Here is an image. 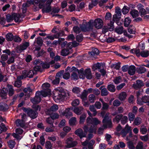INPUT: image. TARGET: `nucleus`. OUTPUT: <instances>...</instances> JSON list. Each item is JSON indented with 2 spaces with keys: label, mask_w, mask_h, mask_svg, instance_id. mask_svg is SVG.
I'll return each mask as SVG.
<instances>
[{
  "label": "nucleus",
  "mask_w": 149,
  "mask_h": 149,
  "mask_svg": "<svg viewBox=\"0 0 149 149\" xmlns=\"http://www.w3.org/2000/svg\"><path fill=\"white\" fill-rule=\"evenodd\" d=\"M130 13L133 18L136 17L139 15L138 11L135 10H133L131 11Z\"/></svg>",
  "instance_id": "nucleus-43"
},
{
  "label": "nucleus",
  "mask_w": 149,
  "mask_h": 149,
  "mask_svg": "<svg viewBox=\"0 0 149 149\" xmlns=\"http://www.w3.org/2000/svg\"><path fill=\"white\" fill-rule=\"evenodd\" d=\"M141 56L143 57H146L148 56L149 55V51H142L140 53Z\"/></svg>",
  "instance_id": "nucleus-53"
},
{
  "label": "nucleus",
  "mask_w": 149,
  "mask_h": 149,
  "mask_svg": "<svg viewBox=\"0 0 149 149\" xmlns=\"http://www.w3.org/2000/svg\"><path fill=\"white\" fill-rule=\"evenodd\" d=\"M107 88L109 91L112 93L115 92L116 90L115 86L112 84L108 85L107 86Z\"/></svg>",
  "instance_id": "nucleus-35"
},
{
  "label": "nucleus",
  "mask_w": 149,
  "mask_h": 149,
  "mask_svg": "<svg viewBox=\"0 0 149 149\" xmlns=\"http://www.w3.org/2000/svg\"><path fill=\"white\" fill-rule=\"evenodd\" d=\"M29 6L26 3H24L22 5V9L23 13H25L26 12L27 7Z\"/></svg>",
  "instance_id": "nucleus-52"
},
{
  "label": "nucleus",
  "mask_w": 149,
  "mask_h": 149,
  "mask_svg": "<svg viewBox=\"0 0 149 149\" xmlns=\"http://www.w3.org/2000/svg\"><path fill=\"white\" fill-rule=\"evenodd\" d=\"M25 120H20L19 119H17L16 121V124L17 126H20L23 127L25 126Z\"/></svg>",
  "instance_id": "nucleus-25"
},
{
  "label": "nucleus",
  "mask_w": 149,
  "mask_h": 149,
  "mask_svg": "<svg viewBox=\"0 0 149 149\" xmlns=\"http://www.w3.org/2000/svg\"><path fill=\"white\" fill-rule=\"evenodd\" d=\"M130 8L126 6H125L122 9V12L123 14H126L129 12Z\"/></svg>",
  "instance_id": "nucleus-62"
},
{
  "label": "nucleus",
  "mask_w": 149,
  "mask_h": 149,
  "mask_svg": "<svg viewBox=\"0 0 149 149\" xmlns=\"http://www.w3.org/2000/svg\"><path fill=\"white\" fill-rule=\"evenodd\" d=\"M40 93V95L41 97H45L48 95H50L51 94V91L50 90H43L41 91H37Z\"/></svg>",
  "instance_id": "nucleus-16"
},
{
  "label": "nucleus",
  "mask_w": 149,
  "mask_h": 149,
  "mask_svg": "<svg viewBox=\"0 0 149 149\" xmlns=\"http://www.w3.org/2000/svg\"><path fill=\"white\" fill-rule=\"evenodd\" d=\"M120 18V16H118L117 15L115 14L113 16V21H113L114 22L115 21L118 25H120L121 23L119 22V21Z\"/></svg>",
  "instance_id": "nucleus-23"
},
{
  "label": "nucleus",
  "mask_w": 149,
  "mask_h": 149,
  "mask_svg": "<svg viewBox=\"0 0 149 149\" xmlns=\"http://www.w3.org/2000/svg\"><path fill=\"white\" fill-rule=\"evenodd\" d=\"M94 105H90L89 106V109L90 111L93 112V116H95L97 113V112L95 108Z\"/></svg>",
  "instance_id": "nucleus-30"
},
{
  "label": "nucleus",
  "mask_w": 149,
  "mask_h": 149,
  "mask_svg": "<svg viewBox=\"0 0 149 149\" xmlns=\"http://www.w3.org/2000/svg\"><path fill=\"white\" fill-rule=\"evenodd\" d=\"M7 130V128L5 125L2 123H1V125H0V134L3 131H6Z\"/></svg>",
  "instance_id": "nucleus-54"
},
{
  "label": "nucleus",
  "mask_w": 149,
  "mask_h": 149,
  "mask_svg": "<svg viewBox=\"0 0 149 149\" xmlns=\"http://www.w3.org/2000/svg\"><path fill=\"white\" fill-rule=\"evenodd\" d=\"M63 73V71H60L58 72L56 75L55 79L52 81L53 84H57L59 83L60 78H61L62 75Z\"/></svg>",
  "instance_id": "nucleus-10"
},
{
  "label": "nucleus",
  "mask_w": 149,
  "mask_h": 149,
  "mask_svg": "<svg viewBox=\"0 0 149 149\" xmlns=\"http://www.w3.org/2000/svg\"><path fill=\"white\" fill-rule=\"evenodd\" d=\"M8 143L9 147L11 148H14L15 144V143L14 140H9L8 142Z\"/></svg>",
  "instance_id": "nucleus-51"
},
{
  "label": "nucleus",
  "mask_w": 149,
  "mask_h": 149,
  "mask_svg": "<svg viewBox=\"0 0 149 149\" xmlns=\"http://www.w3.org/2000/svg\"><path fill=\"white\" fill-rule=\"evenodd\" d=\"M76 118L75 117L71 118L69 120V124L70 126H73L76 125Z\"/></svg>",
  "instance_id": "nucleus-39"
},
{
  "label": "nucleus",
  "mask_w": 149,
  "mask_h": 149,
  "mask_svg": "<svg viewBox=\"0 0 149 149\" xmlns=\"http://www.w3.org/2000/svg\"><path fill=\"white\" fill-rule=\"evenodd\" d=\"M47 123L50 125V127L51 128H54V126L53 124L54 122V120L51 117L47 118L46 119Z\"/></svg>",
  "instance_id": "nucleus-31"
},
{
  "label": "nucleus",
  "mask_w": 149,
  "mask_h": 149,
  "mask_svg": "<svg viewBox=\"0 0 149 149\" xmlns=\"http://www.w3.org/2000/svg\"><path fill=\"white\" fill-rule=\"evenodd\" d=\"M135 67L134 65H131L128 68V72L130 75H133L135 74Z\"/></svg>",
  "instance_id": "nucleus-26"
},
{
  "label": "nucleus",
  "mask_w": 149,
  "mask_h": 149,
  "mask_svg": "<svg viewBox=\"0 0 149 149\" xmlns=\"http://www.w3.org/2000/svg\"><path fill=\"white\" fill-rule=\"evenodd\" d=\"M42 8H43L42 10V11L43 13H49L52 10V8L49 4L47 5L45 4V5L43 6Z\"/></svg>",
  "instance_id": "nucleus-19"
},
{
  "label": "nucleus",
  "mask_w": 149,
  "mask_h": 149,
  "mask_svg": "<svg viewBox=\"0 0 149 149\" xmlns=\"http://www.w3.org/2000/svg\"><path fill=\"white\" fill-rule=\"evenodd\" d=\"M93 22L94 26L95 28L97 29H101L103 24V21L99 18L95 19L93 21Z\"/></svg>",
  "instance_id": "nucleus-7"
},
{
  "label": "nucleus",
  "mask_w": 149,
  "mask_h": 149,
  "mask_svg": "<svg viewBox=\"0 0 149 149\" xmlns=\"http://www.w3.org/2000/svg\"><path fill=\"white\" fill-rule=\"evenodd\" d=\"M87 93L86 90H84L80 95V97L83 101L86 100Z\"/></svg>",
  "instance_id": "nucleus-37"
},
{
  "label": "nucleus",
  "mask_w": 149,
  "mask_h": 149,
  "mask_svg": "<svg viewBox=\"0 0 149 149\" xmlns=\"http://www.w3.org/2000/svg\"><path fill=\"white\" fill-rule=\"evenodd\" d=\"M67 69L69 70L70 72H72L71 76V78L72 79L77 80L78 79V76L77 74V72H78L79 75L80 70H79L78 69L74 67H72V68L68 67L67 68Z\"/></svg>",
  "instance_id": "nucleus-4"
},
{
  "label": "nucleus",
  "mask_w": 149,
  "mask_h": 149,
  "mask_svg": "<svg viewBox=\"0 0 149 149\" xmlns=\"http://www.w3.org/2000/svg\"><path fill=\"white\" fill-rule=\"evenodd\" d=\"M58 109V106L56 104H54L50 109L47 110L46 111V113L47 115H51L52 114L53 112L56 111Z\"/></svg>",
  "instance_id": "nucleus-13"
},
{
  "label": "nucleus",
  "mask_w": 149,
  "mask_h": 149,
  "mask_svg": "<svg viewBox=\"0 0 149 149\" xmlns=\"http://www.w3.org/2000/svg\"><path fill=\"white\" fill-rule=\"evenodd\" d=\"M146 71V69L145 68L142 67H140L137 68V72L139 74L144 73Z\"/></svg>",
  "instance_id": "nucleus-42"
},
{
  "label": "nucleus",
  "mask_w": 149,
  "mask_h": 149,
  "mask_svg": "<svg viewBox=\"0 0 149 149\" xmlns=\"http://www.w3.org/2000/svg\"><path fill=\"white\" fill-rule=\"evenodd\" d=\"M101 101L102 102V107L101 109L103 111L107 110L109 107L108 104L102 100L101 99Z\"/></svg>",
  "instance_id": "nucleus-28"
},
{
  "label": "nucleus",
  "mask_w": 149,
  "mask_h": 149,
  "mask_svg": "<svg viewBox=\"0 0 149 149\" xmlns=\"http://www.w3.org/2000/svg\"><path fill=\"white\" fill-rule=\"evenodd\" d=\"M144 83L142 80H137L136 81V83L133 84L132 87L135 89L138 90L144 86Z\"/></svg>",
  "instance_id": "nucleus-11"
},
{
  "label": "nucleus",
  "mask_w": 149,
  "mask_h": 149,
  "mask_svg": "<svg viewBox=\"0 0 149 149\" xmlns=\"http://www.w3.org/2000/svg\"><path fill=\"white\" fill-rule=\"evenodd\" d=\"M79 77L80 78L84 79L85 77L88 79H91L92 78V76L91 69L87 68L84 71V69L81 68L79 72Z\"/></svg>",
  "instance_id": "nucleus-2"
},
{
  "label": "nucleus",
  "mask_w": 149,
  "mask_h": 149,
  "mask_svg": "<svg viewBox=\"0 0 149 149\" xmlns=\"http://www.w3.org/2000/svg\"><path fill=\"white\" fill-rule=\"evenodd\" d=\"M131 20L129 18V17H127L125 19L124 25L125 27H127L130 25L131 22Z\"/></svg>",
  "instance_id": "nucleus-45"
},
{
  "label": "nucleus",
  "mask_w": 149,
  "mask_h": 149,
  "mask_svg": "<svg viewBox=\"0 0 149 149\" xmlns=\"http://www.w3.org/2000/svg\"><path fill=\"white\" fill-rule=\"evenodd\" d=\"M128 148L130 149H134V144L132 141H130L127 143Z\"/></svg>",
  "instance_id": "nucleus-64"
},
{
  "label": "nucleus",
  "mask_w": 149,
  "mask_h": 149,
  "mask_svg": "<svg viewBox=\"0 0 149 149\" xmlns=\"http://www.w3.org/2000/svg\"><path fill=\"white\" fill-rule=\"evenodd\" d=\"M72 91L74 93L78 94L80 93L81 91L79 87H75L73 88Z\"/></svg>",
  "instance_id": "nucleus-57"
},
{
  "label": "nucleus",
  "mask_w": 149,
  "mask_h": 149,
  "mask_svg": "<svg viewBox=\"0 0 149 149\" xmlns=\"http://www.w3.org/2000/svg\"><path fill=\"white\" fill-rule=\"evenodd\" d=\"M87 125H85L83 127L85 132H87L90 133H95L97 130L96 126L100 123V121L95 118L88 117L86 119Z\"/></svg>",
  "instance_id": "nucleus-1"
},
{
  "label": "nucleus",
  "mask_w": 149,
  "mask_h": 149,
  "mask_svg": "<svg viewBox=\"0 0 149 149\" xmlns=\"http://www.w3.org/2000/svg\"><path fill=\"white\" fill-rule=\"evenodd\" d=\"M101 67V64L99 63H97L93 65L92 67V69L93 70V71H94L96 70L97 69H100Z\"/></svg>",
  "instance_id": "nucleus-47"
},
{
  "label": "nucleus",
  "mask_w": 149,
  "mask_h": 149,
  "mask_svg": "<svg viewBox=\"0 0 149 149\" xmlns=\"http://www.w3.org/2000/svg\"><path fill=\"white\" fill-rule=\"evenodd\" d=\"M121 104L120 101L118 99H116L113 102V105L114 107H118Z\"/></svg>",
  "instance_id": "nucleus-55"
},
{
  "label": "nucleus",
  "mask_w": 149,
  "mask_h": 149,
  "mask_svg": "<svg viewBox=\"0 0 149 149\" xmlns=\"http://www.w3.org/2000/svg\"><path fill=\"white\" fill-rule=\"evenodd\" d=\"M70 109L67 108L65 109L64 112V114L67 118H69L70 117L72 116V113L70 111Z\"/></svg>",
  "instance_id": "nucleus-38"
},
{
  "label": "nucleus",
  "mask_w": 149,
  "mask_h": 149,
  "mask_svg": "<svg viewBox=\"0 0 149 149\" xmlns=\"http://www.w3.org/2000/svg\"><path fill=\"white\" fill-rule=\"evenodd\" d=\"M106 36L105 35H104L103 37V38H105V39H103L102 38L101 39L102 41H106V42L108 43H111L115 41L116 40L114 38L112 37H109L108 38H107L105 37Z\"/></svg>",
  "instance_id": "nucleus-32"
},
{
  "label": "nucleus",
  "mask_w": 149,
  "mask_h": 149,
  "mask_svg": "<svg viewBox=\"0 0 149 149\" xmlns=\"http://www.w3.org/2000/svg\"><path fill=\"white\" fill-rule=\"evenodd\" d=\"M13 36L12 33H9L6 36V39L8 41H11L13 39Z\"/></svg>",
  "instance_id": "nucleus-46"
},
{
  "label": "nucleus",
  "mask_w": 149,
  "mask_h": 149,
  "mask_svg": "<svg viewBox=\"0 0 149 149\" xmlns=\"http://www.w3.org/2000/svg\"><path fill=\"white\" fill-rule=\"evenodd\" d=\"M40 93L36 92L35 96L33 98L31 99V102L33 104H38L41 101V97L40 96Z\"/></svg>",
  "instance_id": "nucleus-9"
},
{
  "label": "nucleus",
  "mask_w": 149,
  "mask_h": 149,
  "mask_svg": "<svg viewBox=\"0 0 149 149\" xmlns=\"http://www.w3.org/2000/svg\"><path fill=\"white\" fill-rule=\"evenodd\" d=\"M94 143V140H86L83 143L82 145L84 146H88L89 149H93Z\"/></svg>",
  "instance_id": "nucleus-14"
},
{
  "label": "nucleus",
  "mask_w": 149,
  "mask_h": 149,
  "mask_svg": "<svg viewBox=\"0 0 149 149\" xmlns=\"http://www.w3.org/2000/svg\"><path fill=\"white\" fill-rule=\"evenodd\" d=\"M147 131V130L146 127L144 126H141L140 129V132L142 134H146Z\"/></svg>",
  "instance_id": "nucleus-63"
},
{
  "label": "nucleus",
  "mask_w": 149,
  "mask_h": 149,
  "mask_svg": "<svg viewBox=\"0 0 149 149\" xmlns=\"http://www.w3.org/2000/svg\"><path fill=\"white\" fill-rule=\"evenodd\" d=\"M28 77L31 78L33 77L34 74H37L36 72H34L33 70H31L28 72Z\"/></svg>",
  "instance_id": "nucleus-50"
},
{
  "label": "nucleus",
  "mask_w": 149,
  "mask_h": 149,
  "mask_svg": "<svg viewBox=\"0 0 149 149\" xmlns=\"http://www.w3.org/2000/svg\"><path fill=\"white\" fill-rule=\"evenodd\" d=\"M104 86H102L100 88V89L101 90V95L103 96H106L109 93V92L107 89L105 88Z\"/></svg>",
  "instance_id": "nucleus-22"
},
{
  "label": "nucleus",
  "mask_w": 149,
  "mask_h": 149,
  "mask_svg": "<svg viewBox=\"0 0 149 149\" xmlns=\"http://www.w3.org/2000/svg\"><path fill=\"white\" fill-rule=\"evenodd\" d=\"M63 71V73L62 76H63V78L65 79H68L70 77V71L69 70L67 69V68L65 69V72H64V70H62Z\"/></svg>",
  "instance_id": "nucleus-20"
},
{
  "label": "nucleus",
  "mask_w": 149,
  "mask_h": 149,
  "mask_svg": "<svg viewBox=\"0 0 149 149\" xmlns=\"http://www.w3.org/2000/svg\"><path fill=\"white\" fill-rule=\"evenodd\" d=\"M86 20H84L83 23L81 24L80 25V27L81 30L84 32L88 31L87 26L85 23Z\"/></svg>",
  "instance_id": "nucleus-27"
},
{
  "label": "nucleus",
  "mask_w": 149,
  "mask_h": 149,
  "mask_svg": "<svg viewBox=\"0 0 149 149\" xmlns=\"http://www.w3.org/2000/svg\"><path fill=\"white\" fill-rule=\"evenodd\" d=\"M93 20L91 19L90 20L89 22H85L86 24V25L87 26L88 31H89L91 30H92L93 29Z\"/></svg>",
  "instance_id": "nucleus-29"
},
{
  "label": "nucleus",
  "mask_w": 149,
  "mask_h": 149,
  "mask_svg": "<svg viewBox=\"0 0 149 149\" xmlns=\"http://www.w3.org/2000/svg\"><path fill=\"white\" fill-rule=\"evenodd\" d=\"M123 116L122 114H118L113 119V121H116L117 123H118L120 120L121 119V118Z\"/></svg>",
  "instance_id": "nucleus-44"
},
{
  "label": "nucleus",
  "mask_w": 149,
  "mask_h": 149,
  "mask_svg": "<svg viewBox=\"0 0 149 149\" xmlns=\"http://www.w3.org/2000/svg\"><path fill=\"white\" fill-rule=\"evenodd\" d=\"M32 108L34 109L35 111H40L41 109V107L39 105H37V104H33L31 106Z\"/></svg>",
  "instance_id": "nucleus-41"
},
{
  "label": "nucleus",
  "mask_w": 149,
  "mask_h": 149,
  "mask_svg": "<svg viewBox=\"0 0 149 149\" xmlns=\"http://www.w3.org/2000/svg\"><path fill=\"white\" fill-rule=\"evenodd\" d=\"M70 52L68 49H64L61 50V54L62 56H66L69 54Z\"/></svg>",
  "instance_id": "nucleus-36"
},
{
  "label": "nucleus",
  "mask_w": 149,
  "mask_h": 149,
  "mask_svg": "<svg viewBox=\"0 0 149 149\" xmlns=\"http://www.w3.org/2000/svg\"><path fill=\"white\" fill-rule=\"evenodd\" d=\"M127 96L126 92H122L120 93L118 95V98L121 101H123L125 100Z\"/></svg>",
  "instance_id": "nucleus-21"
},
{
  "label": "nucleus",
  "mask_w": 149,
  "mask_h": 149,
  "mask_svg": "<svg viewBox=\"0 0 149 149\" xmlns=\"http://www.w3.org/2000/svg\"><path fill=\"white\" fill-rule=\"evenodd\" d=\"M141 100L143 103H148L149 102V96H145L142 97Z\"/></svg>",
  "instance_id": "nucleus-56"
},
{
  "label": "nucleus",
  "mask_w": 149,
  "mask_h": 149,
  "mask_svg": "<svg viewBox=\"0 0 149 149\" xmlns=\"http://www.w3.org/2000/svg\"><path fill=\"white\" fill-rule=\"evenodd\" d=\"M23 110L27 113L28 116L32 119L36 118L38 116V113L30 108L24 107Z\"/></svg>",
  "instance_id": "nucleus-3"
},
{
  "label": "nucleus",
  "mask_w": 149,
  "mask_h": 149,
  "mask_svg": "<svg viewBox=\"0 0 149 149\" xmlns=\"http://www.w3.org/2000/svg\"><path fill=\"white\" fill-rule=\"evenodd\" d=\"M29 46V43L25 42L19 47H17L16 51L17 53H21L23 50L25 49Z\"/></svg>",
  "instance_id": "nucleus-8"
},
{
  "label": "nucleus",
  "mask_w": 149,
  "mask_h": 149,
  "mask_svg": "<svg viewBox=\"0 0 149 149\" xmlns=\"http://www.w3.org/2000/svg\"><path fill=\"white\" fill-rule=\"evenodd\" d=\"M113 24V21H111L110 23L108 24V26H104L102 29V33L104 34L109 30L111 31H113L114 28Z\"/></svg>",
  "instance_id": "nucleus-6"
},
{
  "label": "nucleus",
  "mask_w": 149,
  "mask_h": 149,
  "mask_svg": "<svg viewBox=\"0 0 149 149\" xmlns=\"http://www.w3.org/2000/svg\"><path fill=\"white\" fill-rule=\"evenodd\" d=\"M13 19H14L15 22H20V18L21 17V15L19 14L14 13L13 14Z\"/></svg>",
  "instance_id": "nucleus-33"
},
{
  "label": "nucleus",
  "mask_w": 149,
  "mask_h": 149,
  "mask_svg": "<svg viewBox=\"0 0 149 149\" xmlns=\"http://www.w3.org/2000/svg\"><path fill=\"white\" fill-rule=\"evenodd\" d=\"M67 145L65 146V147L70 148L75 146L77 143L76 141H73L72 140H66Z\"/></svg>",
  "instance_id": "nucleus-17"
},
{
  "label": "nucleus",
  "mask_w": 149,
  "mask_h": 149,
  "mask_svg": "<svg viewBox=\"0 0 149 149\" xmlns=\"http://www.w3.org/2000/svg\"><path fill=\"white\" fill-rule=\"evenodd\" d=\"M67 95H69V94L68 93H66L65 92H62L60 93L58 95H54V96L56 99L59 100L61 99H65Z\"/></svg>",
  "instance_id": "nucleus-15"
},
{
  "label": "nucleus",
  "mask_w": 149,
  "mask_h": 149,
  "mask_svg": "<svg viewBox=\"0 0 149 149\" xmlns=\"http://www.w3.org/2000/svg\"><path fill=\"white\" fill-rule=\"evenodd\" d=\"M103 123L104 124L103 127L104 128H107V126L108 125L109 127H111L112 126V122L110 119H109L108 115L106 114L103 120Z\"/></svg>",
  "instance_id": "nucleus-5"
},
{
  "label": "nucleus",
  "mask_w": 149,
  "mask_h": 149,
  "mask_svg": "<svg viewBox=\"0 0 149 149\" xmlns=\"http://www.w3.org/2000/svg\"><path fill=\"white\" fill-rule=\"evenodd\" d=\"M22 85V82L19 80L17 79V80L15 81L14 84V86H15L19 88Z\"/></svg>",
  "instance_id": "nucleus-60"
},
{
  "label": "nucleus",
  "mask_w": 149,
  "mask_h": 149,
  "mask_svg": "<svg viewBox=\"0 0 149 149\" xmlns=\"http://www.w3.org/2000/svg\"><path fill=\"white\" fill-rule=\"evenodd\" d=\"M89 101L91 103H93L96 99V97L94 94H91L88 97Z\"/></svg>",
  "instance_id": "nucleus-34"
},
{
  "label": "nucleus",
  "mask_w": 149,
  "mask_h": 149,
  "mask_svg": "<svg viewBox=\"0 0 149 149\" xmlns=\"http://www.w3.org/2000/svg\"><path fill=\"white\" fill-rule=\"evenodd\" d=\"M141 119L140 117H137L135 119L134 123L135 125H139L141 123Z\"/></svg>",
  "instance_id": "nucleus-61"
},
{
  "label": "nucleus",
  "mask_w": 149,
  "mask_h": 149,
  "mask_svg": "<svg viewBox=\"0 0 149 149\" xmlns=\"http://www.w3.org/2000/svg\"><path fill=\"white\" fill-rule=\"evenodd\" d=\"M8 92V95L10 96H11L14 94L15 91L12 86H10L9 87Z\"/></svg>",
  "instance_id": "nucleus-40"
},
{
  "label": "nucleus",
  "mask_w": 149,
  "mask_h": 149,
  "mask_svg": "<svg viewBox=\"0 0 149 149\" xmlns=\"http://www.w3.org/2000/svg\"><path fill=\"white\" fill-rule=\"evenodd\" d=\"M128 132H127L126 131L123 129L121 131L120 133H116V135H117L118 136H119L121 134L122 136L123 137H125L127 134H128Z\"/></svg>",
  "instance_id": "nucleus-49"
},
{
  "label": "nucleus",
  "mask_w": 149,
  "mask_h": 149,
  "mask_svg": "<svg viewBox=\"0 0 149 149\" xmlns=\"http://www.w3.org/2000/svg\"><path fill=\"white\" fill-rule=\"evenodd\" d=\"M74 133L75 134L78 135L80 139H81L83 137H86V133L84 132L83 130L81 128L77 130Z\"/></svg>",
  "instance_id": "nucleus-12"
},
{
  "label": "nucleus",
  "mask_w": 149,
  "mask_h": 149,
  "mask_svg": "<svg viewBox=\"0 0 149 149\" xmlns=\"http://www.w3.org/2000/svg\"><path fill=\"white\" fill-rule=\"evenodd\" d=\"M42 61L40 59H36L33 61V64L34 65H38L42 64Z\"/></svg>",
  "instance_id": "nucleus-58"
},
{
  "label": "nucleus",
  "mask_w": 149,
  "mask_h": 149,
  "mask_svg": "<svg viewBox=\"0 0 149 149\" xmlns=\"http://www.w3.org/2000/svg\"><path fill=\"white\" fill-rule=\"evenodd\" d=\"M15 58L13 56H11L8 58L6 63L8 65L13 63L15 61Z\"/></svg>",
  "instance_id": "nucleus-48"
},
{
  "label": "nucleus",
  "mask_w": 149,
  "mask_h": 149,
  "mask_svg": "<svg viewBox=\"0 0 149 149\" xmlns=\"http://www.w3.org/2000/svg\"><path fill=\"white\" fill-rule=\"evenodd\" d=\"M83 109L82 107L80 106L75 108L74 110V111L77 115H79L81 113Z\"/></svg>",
  "instance_id": "nucleus-24"
},
{
  "label": "nucleus",
  "mask_w": 149,
  "mask_h": 149,
  "mask_svg": "<svg viewBox=\"0 0 149 149\" xmlns=\"http://www.w3.org/2000/svg\"><path fill=\"white\" fill-rule=\"evenodd\" d=\"M50 86V84L49 83H46L43 84L42 87L43 90H50L49 89V88Z\"/></svg>",
  "instance_id": "nucleus-59"
},
{
  "label": "nucleus",
  "mask_w": 149,
  "mask_h": 149,
  "mask_svg": "<svg viewBox=\"0 0 149 149\" xmlns=\"http://www.w3.org/2000/svg\"><path fill=\"white\" fill-rule=\"evenodd\" d=\"M88 54L89 56L92 57H95V56L99 54V51L97 48H93L92 51L88 52Z\"/></svg>",
  "instance_id": "nucleus-18"
}]
</instances>
